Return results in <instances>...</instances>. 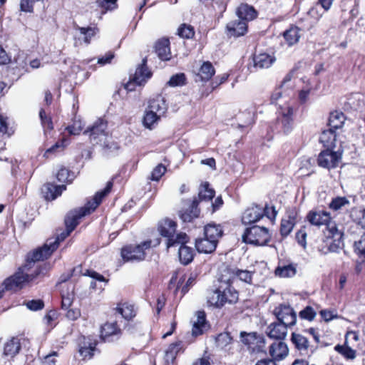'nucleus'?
<instances>
[{"label":"nucleus","instance_id":"nucleus-1","mask_svg":"<svg viewBox=\"0 0 365 365\" xmlns=\"http://www.w3.org/2000/svg\"><path fill=\"white\" fill-rule=\"evenodd\" d=\"M305 219L311 225L317 227H325L323 230V241L330 250L334 251L339 247L343 235L338 230L329 212L324 210H311L307 212Z\"/></svg>","mask_w":365,"mask_h":365},{"label":"nucleus","instance_id":"nucleus-2","mask_svg":"<svg viewBox=\"0 0 365 365\" xmlns=\"http://www.w3.org/2000/svg\"><path fill=\"white\" fill-rule=\"evenodd\" d=\"M113 182L108 181L104 189L98 191L94 196L83 207L70 210L66 215L64 223L69 231H73L80 224V220L85 216L90 215L101 204L103 199L111 191Z\"/></svg>","mask_w":365,"mask_h":365},{"label":"nucleus","instance_id":"nucleus-3","mask_svg":"<svg viewBox=\"0 0 365 365\" xmlns=\"http://www.w3.org/2000/svg\"><path fill=\"white\" fill-rule=\"evenodd\" d=\"M46 274L47 269L46 264L38 266L31 274H25L19 268V271L4 280L2 282L4 288L2 289H4V292H17L22 289L28 283L42 279Z\"/></svg>","mask_w":365,"mask_h":365},{"label":"nucleus","instance_id":"nucleus-4","mask_svg":"<svg viewBox=\"0 0 365 365\" xmlns=\"http://www.w3.org/2000/svg\"><path fill=\"white\" fill-rule=\"evenodd\" d=\"M161 242V238L157 237L153 240H145L138 244L125 245L120 248V257L123 262L145 261L147 257V250L159 246Z\"/></svg>","mask_w":365,"mask_h":365},{"label":"nucleus","instance_id":"nucleus-5","mask_svg":"<svg viewBox=\"0 0 365 365\" xmlns=\"http://www.w3.org/2000/svg\"><path fill=\"white\" fill-rule=\"evenodd\" d=\"M178 222L168 217L160 220L157 223V231L160 236L165 240L167 250L172 248L173 245L182 241L185 237V232H177Z\"/></svg>","mask_w":365,"mask_h":365},{"label":"nucleus","instance_id":"nucleus-6","mask_svg":"<svg viewBox=\"0 0 365 365\" xmlns=\"http://www.w3.org/2000/svg\"><path fill=\"white\" fill-rule=\"evenodd\" d=\"M220 284L213 292L208 299V302L217 308L223 307L226 303H236L238 301L239 293L233 287V282L221 280L220 279Z\"/></svg>","mask_w":365,"mask_h":365},{"label":"nucleus","instance_id":"nucleus-7","mask_svg":"<svg viewBox=\"0 0 365 365\" xmlns=\"http://www.w3.org/2000/svg\"><path fill=\"white\" fill-rule=\"evenodd\" d=\"M242 344L246 346L252 356L263 354L267 356L266 339L262 334L256 331H241L240 334Z\"/></svg>","mask_w":365,"mask_h":365},{"label":"nucleus","instance_id":"nucleus-8","mask_svg":"<svg viewBox=\"0 0 365 365\" xmlns=\"http://www.w3.org/2000/svg\"><path fill=\"white\" fill-rule=\"evenodd\" d=\"M242 239L246 244L264 246L270 241L271 236L267 227L253 225L245 230Z\"/></svg>","mask_w":365,"mask_h":365},{"label":"nucleus","instance_id":"nucleus-9","mask_svg":"<svg viewBox=\"0 0 365 365\" xmlns=\"http://www.w3.org/2000/svg\"><path fill=\"white\" fill-rule=\"evenodd\" d=\"M58 249V242H48V240L42 246L34 251L29 252L26 255L24 268L29 269L31 264L36 262L43 261L48 259L54 251Z\"/></svg>","mask_w":365,"mask_h":365},{"label":"nucleus","instance_id":"nucleus-10","mask_svg":"<svg viewBox=\"0 0 365 365\" xmlns=\"http://www.w3.org/2000/svg\"><path fill=\"white\" fill-rule=\"evenodd\" d=\"M152 75V72L147 66V59L143 58L141 64L136 68L135 73L130 75L129 81L125 83L124 88L128 91H133L136 86L144 85Z\"/></svg>","mask_w":365,"mask_h":365},{"label":"nucleus","instance_id":"nucleus-11","mask_svg":"<svg viewBox=\"0 0 365 365\" xmlns=\"http://www.w3.org/2000/svg\"><path fill=\"white\" fill-rule=\"evenodd\" d=\"M275 128L278 133L287 135L294 130V109L291 106L282 109L277 117Z\"/></svg>","mask_w":365,"mask_h":365},{"label":"nucleus","instance_id":"nucleus-12","mask_svg":"<svg viewBox=\"0 0 365 365\" xmlns=\"http://www.w3.org/2000/svg\"><path fill=\"white\" fill-rule=\"evenodd\" d=\"M185 202L187 207H183L178 211V217L182 223H193L200 218L201 214V210L199 207V199H187Z\"/></svg>","mask_w":365,"mask_h":365},{"label":"nucleus","instance_id":"nucleus-13","mask_svg":"<svg viewBox=\"0 0 365 365\" xmlns=\"http://www.w3.org/2000/svg\"><path fill=\"white\" fill-rule=\"evenodd\" d=\"M341 158L342 152L324 149L319 153L317 163L319 167L330 170L339 166Z\"/></svg>","mask_w":365,"mask_h":365},{"label":"nucleus","instance_id":"nucleus-14","mask_svg":"<svg viewBox=\"0 0 365 365\" xmlns=\"http://www.w3.org/2000/svg\"><path fill=\"white\" fill-rule=\"evenodd\" d=\"M108 122L102 118H98L93 124L84 130L83 134L88 135L90 141L93 144L101 143L107 135Z\"/></svg>","mask_w":365,"mask_h":365},{"label":"nucleus","instance_id":"nucleus-15","mask_svg":"<svg viewBox=\"0 0 365 365\" xmlns=\"http://www.w3.org/2000/svg\"><path fill=\"white\" fill-rule=\"evenodd\" d=\"M239 279L240 280L248 284L252 283V272L247 269H240L233 266H227L222 272L220 279L224 281L234 282Z\"/></svg>","mask_w":365,"mask_h":365},{"label":"nucleus","instance_id":"nucleus-16","mask_svg":"<svg viewBox=\"0 0 365 365\" xmlns=\"http://www.w3.org/2000/svg\"><path fill=\"white\" fill-rule=\"evenodd\" d=\"M273 314L276 317L277 321L287 326L292 327L297 322L296 312L289 304H279L275 307Z\"/></svg>","mask_w":365,"mask_h":365},{"label":"nucleus","instance_id":"nucleus-17","mask_svg":"<svg viewBox=\"0 0 365 365\" xmlns=\"http://www.w3.org/2000/svg\"><path fill=\"white\" fill-rule=\"evenodd\" d=\"M290 341L294 349L302 356H309L314 353L317 347H314L309 342L307 337L301 333L292 332Z\"/></svg>","mask_w":365,"mask_h":365},{"label":"nucleus","instance_id":"nucleus-18","mask_svg":"<svg viewBox=\"0 0 365 365\" xmlns=\"http://www.w3.org/2000/svg\"><path fill=\"white\" fill-rule=\"evenodd\" d=\"M276 364L284 359L289 354V348L283 340H276L270 344L267 349V355Z\"/></svg>","mask_w":365,"mask_h":365},{"label":"nucleus","instance_id":"nucleus-19","mask_svg":"<svg viewBox=\"0 0 365 365\" xmlns=\"http://www.w3.org/2000/svg\"><path fill=\"white\" fill-rule=\"evenodd\" d=\"M185 237H185L182 241L173 246V247H179L178 257L180 263L183 265H187L190 264L193 261L195 256V250L192 247L187 245V244L189 243L190 240V236L185 233Z\"/></svg>","mask_w":365,"mask_h":365},{"label":"nucleus","instance_id":"nucleus-20","mask_svg":"<svg viewBox=\"0 0 365 365\" xmlns=\"http://www.w3.org/2000/svg\"><path fill=\"white\" fill-rule=\"evenodd\" d=\"M66 190V185H56L53 182H46L41 187V194L46 201H52L61 196Z\"/></svg>","mask_w":365,"mask_h":365},{"label":"nucleus","instance_id":"nucleus-21","mask_svg":"<svg viewBox=\"0 0 365 365\" xmlns=\"http://www.w3.org/2000/svg\"><path fill=\"white\" fill-rule=\"evenodd\" d=\"M247 31L248 24L239 18L230 21L226 25V33L229 37L242 36L247 34Z\"/></svg>","mask_w":365,"mask_h":365},{"label":"nucleus","instance_id":"nucleus-22","mask_svg":"<svg viewBox=\"0 0 365 365\" xmlns=\"http://www.w3.org/2000/svg\"><path fill=\"white\" fill-rule=\"evenodd\" d=\"M298 212L293 209L287 212V218H283L280 222V235L282 237H287L292 231L297 222Z\"/></svg>","mask_w":365,"mask_h":365},{"label":"nucleus","instance_id":"nucleus-23","mask_svg":"<svg viewBox=\"0 0 365 365\" xmlns=\"http://www.w3.org/2000/svg\"><path fill=\"white\" fill-rule=\"evenodd\" d=\"M58 288L60 290L61 298V308L72 307L76 296L75 285L73 283H68Z\"/></svg>","mask_w":365,"mask_h":365},{"label":"nucleus","instance_id":"nucleus-24","mask_svg":"<svg viewBox=\"0 0 365 365\" xmlns=\"http://www.w3.org/2000/svg\"><path fill=\"white\" fill-rule=\"evenodd\" d=\"M154 50L161 61H169L172 57L170 42L168 38L163 37L156 41Z\"/></svg>","mask_w":365,"mask_h":365},{"label":"nucleus","instance_id":"nucleus-25","mask_svg":"<svg viewBox=\"0 0 365 365\" xmlns=\"http://www.w3.org/2000/svg\"><path fill=\"white\" fill-rule=\"evenodd\" d=\"M291 327L277 321L271 323L267 328L266 334L270 339L283 340L287 332V328Z\"/></svg>","mask_w":365,"mask_h":365},{"label":"nucleus","instance_id":"nucleus-26","mask_svg":"<svg viewBox=\"0 0 365 365\" xmlns=\"http://www.w3.org/2000/svg\"><path fill=\"white\" fill-rule=\"evenodd\" d=\"M210 325L206 319V313L204 310L197 312V320L194 322L192 327V334L197 337L202 335L205 331H208Z\"/></svg>","mask_w":365,"mask_h":365},{"label":"nucleus","instance_id":"nucleus-27","mask_svg":"<svg viewBox=\"0 0 365 365\" xmlns=\"http://www.w3.org/2000/svg\"><path fill=\"white\" fill-rule=\"evenodd\" d=\"M218 242L205 235L195 240V247L199 253L210 254L215 251Z\"/></svg>","mask_w":365,"mask_h":365},{"label":"nucleus","instance_id":"nucleus-28","mask_svg":"<svg viewBox=\"0 0 365 365\" xmlns=\"http://www.w3.org/2000/svg\"><path fill=\"white\" fill-rule=\"evenodd\" d=\"M301 29L295 24H290L289 26L283 31L282 36L284 40V43L288 47H292L298 43L301 38Z\"/></svg>","mask_w":365,"mask_h":365},{"label":"nucleus","instance_id":"nucleus-29","mask_svg":"<svg viewBox=\"0 0 365 365\" xmlns=\"http://www.w3.org/2000/svg\"><path fill=\"white\" fill-rule=\"evenodd\" d=\"M114 310L128 321L132 320L137 314L135 304L128 301L118 302Z\"/></svg>","mask_w":365,"mask_h":365},{"label":"nucleus","instance_id":"nucleus-30","mask_svg":"<svg viewBox=\"0 0 365 365\" xmlns=\"http://www.w3.org/2000/svg\"><path fill=\"white\" fill-rule=\"evenodd\" d=\"M297 273V268L292 263H287L284 260H279L277 267L274 269V275L281 278L294 277Z\"/></svg>","mask_w":365,"mask_h":365},{"label":"nucleus","instance_id":"nucleus-31","mask_svg":"<svg viewBox=\"0 0 365 365\" xmlns=\"http://www.w3.org/2000/svg\"><path fill=\"white\" fill-rule=\"evenodd\" d=\"M236 14L239 19L248 21L255 19L258 16L257 11L254 6L247 4L242 3L237 9Z\"/></svg>","mask_w":365,"mask_h":365},{"label":"nucleus","instance_id":"nucleus-32","mask_svg":"<svg viewBox=\"0 0 365 365\" xmlns=\"http://www.w3.org/2000/svg\"><path fill=\"white\" fill-rule=\"evenodd\" d=\"M263 217V212L259 205H253L247 208L243 214L242 222L245 224H253Z\"/></svg>","mask_w":365,"mask_h":365},{"label":"nucleus","instance_id":"nucleus-33","mask_svg":"<svg viewBox=\"0 0 365 365\" xmlns=\"http://www.w3.org/2000/svg\"><path fill=\"white\" fill-rule=\"evenodd\" d=\"M275 61L276 58L274 55L264 52L253 56L254 66L260 69L269 68Z\"/></svg>","mask_w":365,"mask_h":365},{"label":"nucleus","instance_id":"nucleus-34","mask_svg":"<svg viewBox=\"0 0 365 365\" xmlns=\"http://www.w3.org/2000/svg\"><path fill=\"white\" fill-rule=\"evenodd\" d=\"M319 142L326 148L325 149L334 150L336 143V130L329 128L323 130L319 137Z\"/></svg>","mask_w":365,"mask_h":365},{"label":"nucleus","instance_id":"nucleus-35","mask_svg":"<svg viewBox=\"0 0 365 365\" xmlns=\"http://www.w3.org/2000/svg\"><path fill=\"white\" fill-rule=\"evenodd\" d=\"M223 235L224 231L220 224L210 222L204 226L203 235L215 240L218 243Z\"/></svg>","mask_w":365,"mask_h":365},{"label":"nucleus","instance_id":"nucleus-36","mask_svg":"<svg viewBox=\"0 0 365 365\" xmlns=\"http://www.w3.org/2000/svg\"><path fill=\"white\" fill-rule=\"evenodd\" d=\"M148 109L162 116L166 113L168 106L164 98L161 96H158L149 101Z\"/></svg>","mask_w":365,"mask_h":365},{"label":"nucleus","instance_id":"nucleus-37","mask_svg":"<svg viewBox=\"0 0 365 365\" xmlns=\"http://www.w3.org/2000/svg\"><path fill=\"white\" fill-rule=\"evenodd\" d=\"M56 180L61 185H68L76 178L75 173L66 166H61L56 174Z\"/></svg>","mask_w":365,"mask_h":365},{"label":"nucleus","instance_id":"nucleus-38","mask_svg":"<svg viewBox=\"0 0 365 365\" xmlns=\"http://www.w3.org/2000/svg\"><path fill=\"white\" fill-rule=\"evenodd\" d=\"M215 195V191L210 187L209 182L205 181L201 183L199 189V192L197 197H194V199H199V202L202 200L210 201Z\"/></svg>","mask_w":365,"mask_h":365},{"label":"nucleus","instance_id":"nucleus-39","mask_svg":"<svg viewBox=\"0 0 365 365\" xmlns=\"http://www.w3.org/2000/svg\"><path fill=\"white\" fill-rule=\"evenodd\" d=\"M215 74V68L210 61H204L200 66L197 76L200 80L207 82L212 79Z\"/></svg>","mask_w":365,"mask_h":365},{"label":"nucleus","instance_id":"nucleus-40","mask_svg":"<svg viewBox=\"0 0 365 365\" xmlns=\"http://www.w3.org/2000/svg\"><path fill=\"white\" fill-rule=\"evenodd\" d=\"M345 120L346 117L343 112L334 110L329 114L327 125L330 128L337 130L343 127Z\"/></svg>","mask_w":365,"mask_h":365},{"label":"nucleus","instance_id":"nucleus-41","mask_svg":"<svg viewBox=\"0 0 365 365\" xmlns=\"http://www.w3.org/2000/svg\"><path fill=\"white\" fill-rule=\"evenodd\" d=\"M96 345V342L83 341V344L79 346L78 353L83 360H90L93 358L97 351Z\"/></svg>","mask_w":365,"mask_h":365},{"label":"nucleus","instance_id":"nucleus-42","mask_svg":"<svg viewBox=\"0 0 365 365\" xmlns=\"http://www.w3.org/2000/svg\"><path fill=\"white\" fill-rule=\"evenodd\" d=\"M21 346L18 337H12L4 345V354L6 356L14 357L21 350Z\"/></svg>","mask_w":365,"mask_h":365},{"label":"nucleus","instance_id":"nucleus-43","mask_svg":"<svg viewBox=\"0 0 365 365\" xmlns=\"http://www.w3.org/2000/svg\"><path fill=\"white\" fill-rule=\"evenodd\" d=\"M334 351L341 355L346 360H354L356 357V351L350 347L347 344L346 339L344 344H336Z\"/></svg>","mask_w":365,"mask_h":365},{"label":"nucleus","instance_id":"nucleus-44","mask_svg":"<svg viewBox=\"0 0 365 365\" xmlns=\"http://www.w3.org/2000/svg\"><path fill=\"white\" fill-rule=\"evenodd\" d=\"M101 336L104 339L108 338L113 335H120L122 331L117 322H106L101 327Z\"/></svg>","mask_w":365,"mask_h":365},{"label":"nucleus","instance_id":"nucleus-45","mask_svg":"<svg viewBox=\"0 0 365 365\" xmlns=\"http://www.w3.org/2000/svg\"><path fill=\"white\" fill-rule=\"evenodd\" d=\"M39 118L45 135L53 130L54 125L52 117L43 108H41L39 110Z\"/></svg>","mask_w":365,"mask_h":365},{"label":"nucleus","instance_id":"nucleus-46","mask_svg":"<svg viewBox=\"0 0 365 365\" xmlns=\"http://www.w3.org/2000/svg\"><path fill=\"white\" fill-rule=\"evenodd\" d=\"M350 217L356 224L365 229V208L352 207L350 211Z\"/></svg>","mask_w":365,"mask_h":365},{"label":"nucleus","instance_id":"nucleus-47","mask_svg":"<svg viewBox=\"0 0 365 365\" xmlns=\"http://www.w3.org/2000/svg\"><path fill=\"white\" fill-rule=\"evenodd\" d=\"M177 34L182 38L191 39L194 38L195 31L192 26L184 23L178 27Z\"/></svg>","mask_w":365,"mask_h":365},{"label":"nucleus","instance_id":"nucleus-48","mask_svg":"<svg viewBox=\"0 0 365 365\" xmlns=\"http://www.w3.org/2000/svg\"><path fill=\"white\" fill-rule=\"evenodd\" d=\"M185 280V277H181L178 280L175 290V293L176 294L180 289L182 297H183L189 291L190 287L192 286L193 284V283L195 282V277L191 275L187 279L186 283L185 284H183Z\"/></svg>","mask_w":365,"mask_h":365},{"label":"nucleus","instance_id":"nucleus-49","mask_svg":"<svg viewBox=\"0 0 365 365\" xmlns=\"http://www.w3.org/2000/svg\"><path fill=\"white\" fill-rule=\"evenodd\" d=\"M16 65L15 66L10 68V73L11 75L14 76L17 80L29 71L26 60H23L21 63L16 61Z\"/></svg>","mask_w":365,"mask_h":365},{"label":"nucleus","instance_id":"nucleus-50","mask_svg":"<svg viewBox=\"0 0 365 365\" xmlns=\"http://www.w3.org/2000/svg\"><path fill=\"white\" fill-rule=\"evenodd\" d=\"M160 117L159 114H156L149 109L146 110L143 116L145 127L150 130L153 129V125L160 119Z\"/></svg>","mask_w":365,"mask_h":365},{"label":"nucleus","instance_id":"nucleus-51","mask_svg":"<svg viewBox=\"0 0 365 365\" xmlns=\"http://www.w3.org/2000/svg\"><path fill=\"white\" fill-rule=\"evenodd\" d=\"M66 146V140L63 138L60 140H58L55 144H53L51 147L46 149L43 156L46 158H50L52 155H54L57 153L61 152L64 150Z\"/></svg>","mask_w":365,"mask_h":365},{"label":"nucleus","instance_id":"nucleus-52","mask_svg":"<svg viewBox=\"0 0 365 365\" xmlns=\"http://www.w3.org/2000/svg\"><path fill=\"white\" fill-rule=\"evenodd\" d=\"M233 342V338L229 332L219 334L215 338L217 346L224 349Z\"/></svg>","mask_w":365,"mask_h":365},{"label":"nucleus","instance_id":"nucleus-53","mask_svg":"<svg viewBox=\"0 0 365 365\" xmlns=\"http://www.w3.org/2000/svg\"><path fill=\"white\" fill-rule=\"evenodd\" d=\"M166 171V166H165L163 163H159L153 169L150 175L148 177V180L158 182L165 174Z\"/></svg>","mask_w":365,"mask_h":365},{"label":"nucleus","instance_id":"nucleus-54","mask_svg":"<svg viewBox=\"0 0 365 365\" xmlns=\"http://www.w3.org/2000/svg\"><path fill=\"white\" fill-rule=\"evenodd\" d=\"M349 201L346 197H336L332 198L329 204V208L334 211L340 210L342 207L349 205Z\"/></svg>","mask_w":365,"mask_h":365},{"label":"nucleus","instance_id":"nucleus-55","mask_svg":"<svg viewBox=\"0 0 365 365\" xmlns=\"http://www.w3.org/2000/svg\"><path fill=\"white\" fill-rule=\"evenodd\" d=\"M76 29L78 30L81 34H83L85 36L84 42L86 43H91V38L94 36L96 34L97 31H98V29L96 27L91 26H77Z\"/></svg>","mask_w":365,"mask_h":365},{"label":"nucleus","instance_id":"nucleus-56","mask_svg":"<svg viewBox=\"0 0 365 365\" xmlns=\"http://www.w3.org/2000/svg\"><path fill=\"white\" fill-rule=\"evenodd\" d=\"M317 316V312L311 306L305 307L299 312V317L301 319L312 322Z\"/></svg>","mask_w":365,"mask_h":365},{"label":"nucleus","instance_id":"nucleus-57","mask_svg":"<svg viewBox=\"0 0 365 365\" xmlns=\"http://www.w3.org/2000/svg\"><path fill=\"white\" fill-rule=\"evenodd\" d=\"M187 83V78L185 74L183 73H179L175 75H173L170 77L168 84L170 86L175 87V86H182Z\"/></svg>","mask_w":365,"mask_h":365},{"label":"nucleus","instance_id":"nucleus-58","mask_svg":"<svg viewBox=\"0 0 365 365\" xmlns=\"http://www.w3.org/2000/svg\"><path fill=\"white\" fill-rule=\"evenodd\" d=\"M83 126L81 120H73V123L66 127L65 130L68 132L70 135H77L83 130Z\"/></svg>","mask_w":365,"mask_h":365},{"label":"nucleus","instance_id":"nucleus-59","mask_svg":"<svg viewBox=\"0 0 365 365\" xmlns=\"http://www.w3.org/2000/svg\"><path fill=\"white\" fill-rule=\"evenodd\" d=\"M66 311L65 317L71 321H76L81 316V312L79 308L70 307L69 308L62 309Z\"/></svg>","mask_w":365,"mask_h":365},{"label":"nucleus","instance_id":"nucleus-60","mask_svg":"<svg viewBox=\"0 0 365 365\" xmlns=\"http://www.w3.org/2000/svg\"><path fill=\"white\" fill-rule=\"evenodd\" d=\"M355 250L359 258L362 259L365 264V233L361 236L359 242H355Z\"/></svg>","mask_w":365,"mask_h":365},{"label":"nucleus","instance_id":"nucleus-61","mask_svg":"<svg viewBox=\"0 0 365 365\" xmlns=\"http://www.w3.org/2000/svg\"><path fill=\"white\" fill-rule=\"evenodd\" d=\"M24 304L31 311H39L44 308V302L42 299H32L24 302Z\"/></svg>","mask_w":365,"mask_h":365},{"label":"nucleus","instance_id":"nucleus-62","mask_svg":"<svg viewBox=\"0 0 365 365\" xmlns=\"http://www.w3.org/2000/svg\"><path fill=\"white\" fill-rule=\"evenodd\" d=\"M307 226L303 225L301 228L296 232L295 239L299 245L302 246L303 247H306L307 245Z\"/></svg>","mask_w":365,"mask_h":365},{"label":"nucleus","instance_id":"nucleus-63","mask_svg":"<svg viewBox=\"0 0 365 365\" xmlns=\"http://www.w3.org/2000/svg\"><path fill=\"white\" fill-rule=\"evenodd\" d=\"M75 270H76V267H73L68 272L61 274L58 278V280L56 283V287H61V286H63L64 284H68L69 282H68L73 276Z\"/></svg>","mask_w":365,"mask_h":365},{"label":"nucleus","instance_id":"nucleus-64","mask_svg":"<svg viewBox=\"0 0 365 365\" xmlns=\"http://www.w3.org/2000/svg\"><path fill=\"white\" fill-rule=\"evenodd\" d=\"M251 364L253 365H277L273 359H269V357H264L258 359L257 356L253 357V359H250Z\"/></svg>","mask_w":365,"mask_h":365}]
</instances>
